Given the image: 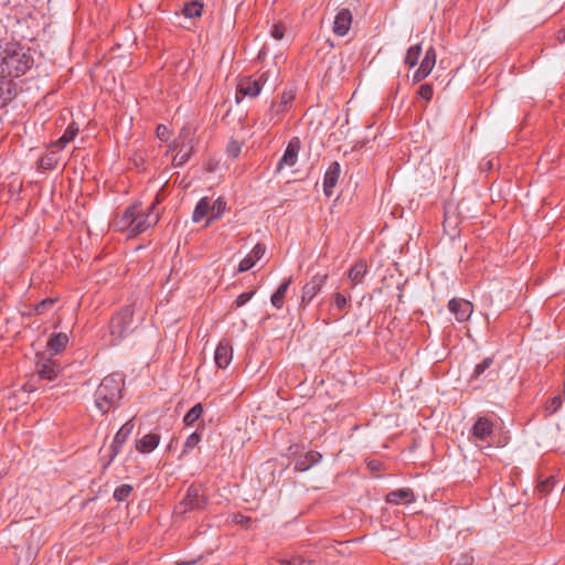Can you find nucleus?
Masks as SVG:
<instances>
[{"label": "nucleus", "instance_id": "37998d69", "mask_svg": "<svg viewBox=\"0 0 565 565\" xmlns=\"http://www.w3.org/2000/svg\"><path fill=\"white\" fill-rule=\"evenodd\" d=\"M157 137L160 140H168L170 137V131H169L168 127L164 125H159L157 127Z\"/></svg>", "mask_w": 565, "mask_h": 565}, {"label": "nucleus", "instance_id": "20e7f679", "mask_svg": "<svg viewBox=\"0 0 565 565\" xmlns=\"http://www.w3.org/2000/svg\"><path fill=\"white\" fill-rule=\"evenodd\" d=\"M195 130L192 126L181 128L179 136L174 139L172 150L175 151L173 157L174 166L184 164L192 156L195 148Z\"/></svg>", "mask_w": 565, "mask_h": 565}, {"label": "nucleus", "instance_id": "58836bf2", "mask_svg": "<svg viewBox=\"0 0 565 565\" xmlns=\"http://www.w3.org/2000/svg\"><path fill=\"white\" fill-rule=\"evenodd\" d=\"M55 301L56 300L54 298H46L42 300L35 306V313L43 315L47 309H50L55 303Z\"/></svg>", "mask_w": 565, "mask_h": 565}, {"label": "nucleus", "instance_id": "39448f33", "mask_svg": "<svg viewBox=\"0 0 565 565\" xmlns=\"http://www.w3.org/2000/svg\"><path fill=\"white\" fill-rule=\"evenodd\" d=\"M134 308L126 306L113 316L109 323V344L116 345L130 332Z\"/></svg>", "mask_w": 565, "mask_h": 565}, {"label": "nucleus", "instance_id": "9d476101", "mask_svg": "<svg viewBox=\"0 0 565 565\" xmlns=\"http://www.w3.org/2000/svg\"><path fill=\"white\" fill-rule=\"evenodd\" d=\"M134 427H135V425H134L132 420H128L117 431V434L115 435L114 440L109 447V452H108L109 462L113 461L117 457V455L120 452L121 446L125 444V441L131 435Z\"/></svg>", "mask_w": 565, "mask_h": 565}, {"label": "nucleus", "instance_id": "a19ab883", "mask_svg": "<svg viewBox=\"0 0 565 565\" xmlns=\"http://www.w3.org/2000/svg\"><path fill=\"white\" fill-rule=\"evenodd\" d=\"M270 34L275 40H281L285 34V26L281 23L274 24Z\"/></svg>", "mask_w": 565, "mask_h": 565}, {"label": "nucleus", "instance_id": "f8f14e48", "mask_svg": "<svg viewBox=\"0 0 565 565\" xmlns=\"http://www.w3.org/2000/svg\"><path fill=\"white\" fill-rule=\"evenodd\" d=\"M448 309L459 322H465L470 318L473 306L466 299H451L448 303Z\"/></svg>", "mask_w": 565, "mask_h": 565}, {"label": "nucleus", "instance_id": "f704fd0d", "mask_svg": "<svg viewBox=\"0 0 565 565\" xmlns=\"http://www.w3.org/2000/svg\"><path fill=\"white\" fill-rule=\"evenodd\" d=\"M134 488L130 484H121L114 491V498L118 502L125 501L132 492Z\"/></svg>", "mask_w": 565, "mask_h": 565}, {"label": "nucleus", "instance_id": "2f4dec72", "mask_svg": "<svg viewBox=\"0 0 565 565\" xmlns=\"http://www.w3.org/2000/svg\"><path fill=\"white\" fill-rule=\"evenodd\" d=\"M422 54V45L415 44L408 47L406 55H405V64H407L409 67H414L418 63V58Z\"/></svg>", "mask_w": 565, "mask_h": 565}, {"label": "nucleus", "instance_id": "aec40b11", "mask_svg": "<svg viewBox=\"0 0 565 565\" xmlns=\"http://www.w3.org/2000/svg\"><path fill=\"white\" fill-rule=\"evenodd\" d=\"M415 501V495L412 489L402 488L391 491L386 495V502L392 504L411 503Z\"/></svg>", "mask_w": 565, "mask_h": 565}, {"label": "nucleus", "instance_id": "6ab92c4d", "mask_svg": "<svg viewBox=\"0 0 565 565\" xmlns=\"http://www.w3.org/2000/svg\"><path fill=\"white\" fill-rule=\"evenodd\" d=\"M341 168L339 162H332L328 170L326 171L324 178H323V191L327 196H330L332 194V190L338 183L339 177H340Z\"/></svg>", "mask_w": 565, "mask_h": 565}, {"label": "nucleus", "instance_id": "423d86ee", "mask_svg": "<svg viewBox=\"0 0 565 565\" xmlns=\"http://www.w3.org/2000/svg\"><path fill=\"white\" fill-rule=\"evenodd\" d=\"M275 74H277V70L274 67L259 74L239 78L236 87L237 95L241 94L250 98L257 97L260 94L262 88L268 82L269 77Z\"/></svg>", "mask_w": 565, "mask_h": 565}, {"label": "nucleus", "instance_id": "bb28decb", "mask_svg": "<svg viewBox=\"0 0 565 565\" xmlns=\"http://www.w3.org/2000/svg\"><path fill=\"white\" fill-rule=\"evenodd\" d=\"M291 284V277L287 278L284 282L280 284V286L277 288V290L271 296V303L277 309H280L284 305V299L287 294V290Z\"/></svg>", "mask_w": 565, "mask_h": 565}, {"label": "nucleus", "instance_id": "f257e3e1", "mask_svg": "<svg viewBox=\"0 0 565 565\" xmlns=\"http://www.w3.org/2000/svg\"><path fill=\"white\" fill-rule=\"evenodd\" d=\"M158 203L159 200L156 199L146 209L140 203L128 206L124 214L115 220L114 227L118 231L127 232L129 236L143 233L149 227L156 225L160 218V214L157 211Z\"/></svg>", "mask_w": 565, "mask_h": 565}, {"label": "nucleus", "instance_id": "f03ea898", "mask_svg": "<svg viewBox=\"0 0 565 565\" xmlns=\"http://www.w3.org/2000/svg\"><path fill=\"white\" fill-rule=\"evenodd\" d=\"M124 379L115 373L105 376L95 392V404L102 413L115 407L121 398Z\"/></svg>", "mask_w": 565, "mask_h": 565}, {"label": "nucleus", "instance_id": "79ce46f5", "mask_svg": "<svg viewBox=\"0 0 565 565\" xmlns=\"http://www.w3.org/2000/svg\"><path fill=\"white\" fill-rule=\"evenodd\" d=\"M255 295V291H248V292H243L241 294L236 300H235V305L236 307H242L244 306L245 303H247L252 298L253 296Z\"/></svg>", "mask_w": 565, "mask_h": 565}, {"label": "nucleus", "instance_id": "ea45409f", "mask_svg": "<svg viewBox=\"0 0 565 565\" xmlns=\"http://www.w3.org/2000/svg\"><path fill=\"white\" fill-rule=\"evenodd\" d=\"M418 95L426 102H429L434 95L433 86L430 84L420 85V87L418 89Z\"/></svg>", "mask_w": 565, "mask_h": 565}, {"label": "nucleus", "instance_id": "4be33fe9", "mask_svg": "<svg viewBox=\"0 0 565 565\" xmlns=\"http://www.w3.org/2000/svg\"><path fill=\"white\" fill-rule=\"evenodd\" d=\"M159 441H160V436L158 434L150 433V434L145 435L139 440H137L136 449L139 452L148 454L158 447Z\"/></svg>", "mask_w": 565, "mask_h": 565}, {"label": "nucleus", "instance_id": "7c9ffc66", "mask_svg": "<svg viewBox=\"0 0 565 565\" xmlns=\"http://www.w3.org/2000/svg\"><path fill=\"white\" fill-rule=\"evenodd\" d=\"M493 364V358H486L483 359L479 364L476 365L471 376L470 381L479 380L483 375H486V372L492 366Z\"/></svg>", "mask_w": 565, "mask_h": 565}, {"label": "nucleus", "instance_id": "49530a36", "mask_svg": "<svg viewBox=\"0 0 565 565\" xmlns=\"http://www.w3.org/2000/svg\"><path fill=\"white\" fill-rule=\"evenodd\" d=\"M556 39H557L558 43H561V44L565 43V29H561L557 31Z\"/></svg>", "mask_w": 565, "mask_h": 565}, {"label": "nucleus", "instance_id": "0eeeda50", "mask_svg": "<svg viewBox=\"0 0 565 565\" xmlns=\"http://www.w3.org/2000/svg\"><path fill=\"white\" fill-rule=\"evenodd\" d=\"M296 93L292 89H285L279 100H273L268 111L265 115L267 124L276 125L280 121L284 114L290 110L295 100Z\"/></svg>", "mask_w": 565, "mask_h": 565}, {"label": "nucleus", "instance_id": "7ed1b4c3", "mask_svg": "<svg viewBox=\"0 0 565 565\" xmlns=\"http://www.w3.org/2000/svg\"><path fill=\"white\" fill-rule=\"evenodd\" d=\"M32 64V57L22 49L4 50L0 68L4 76L19 77L24 75Z\"/></svg>", "mask_w": 565, "mask_h": 565}, {"label": "nucleus", "instance_id": "f3484780", "mask_svg": "<svg viewBox=\"0 0 565 565\" xmlns=\"http://www.w3.org/2000/svg\"><path fill=\"white\" fill-rule=\"evenodd\" d=\"M233 359V349L226 340H223L216 347L214 361L218 369H225Z\"/></svg>", "mask_w": 565, "mask_h": 565}, {"label": "nucleus", "instance_id": "4c0bfd02", "mask_svg": "<svg viewBox=\"0 0 565 565\" xmlns=\"http://www.w3.org/2000/svg\"><path fill=\"white\" fill-rule=\"evenodd\" d=\"M555 482L556 481H555L554 477L547 478L546 480L541 481L537 484L536 489L541 494L545 495L551 491V489L554 487Z\"/></svg>", "mask_w": 565, "mask_h": 565}, {"label": "nucleus", "instance_id": "b1692460", "mask_svg": "<svg viewBox=\"0 0 565 565\" xmlns=\"http://www.w3.org/2000/svg\"><path fill=\"white\" fill-rule=\"evenodd\" d=\"M68 340L70 339L66 333H55L49 339L47 348L52 353L57 354L66 348Z\"/></svg>", "mask_w": 565, "mask_h": 565}, {"label": "nucleus", "instance_id": "4468645a", "mask_svg": "<svg viewBox=\"0 0 565 565\" xmlns=\"http://www.w3.org/2000/svg\"><path fill=\"white\" fill-rule=\"evenodd\" d=\"M352 24V13L349 9H342L335 15L333 22V33L338 36H344L348 34Z\"/></svg>", "mask_w": 565, "mask_h": 565}, {"label": "nucleus", "instance_id": "6e6552de", "mask_svg": "<svg viewBox=\"0 0 565 565\" xmlns=\"http://www.w3.org/2000/svg\"><path fill=\"white\" fill-rule=\"evenodd\" d=\"M206 503L200 488L195 486L189 487L184 498L175 509L177 513L184 514L189 511L203 509Z\"/></svg>", "mask_w": 565, "mask_h": 565}, {"label": "nucleus", "instance_id": "dca6fc26", "mask_svg": "<svg viewBox=\"0 0 565 565\" xmlns=\"http://www.w3.org/2000/svg\"><path fill=\"white\" fill-rule=\"evenodd\" d=\"M493 433V423L487 417H478L472 426V437L476 440L486 441Z\"/></svg>", "mask_w": 565, "mask_h": 565}, {"label": "nucleus", "instance_id": "9b49d317", "mask_svg": "<svg viewBox=\"0 0 565 565\" xmlns=\"http://www.w3.org/2000/svg\"><path fill=\"white\" fill-rule=\"evenodd\" d=\"M326 274H316L311 279L302 287L301 302L309 303L321 290L322 286L327 280Z\"/></svg>", "mask_w": 565, "mask_h": 565}, {"label": "nucleus", "instance_id": "393cba45", "mask_svg": "<svg viewBox=\"0 0 565 565\" xmlns=\"http://www.w3.org/2000/svg\"><path fill=\"white\" fill-rule=\"evenodd\" d=\"M367 273V265L365 262L360 260L355 263L349 270L348 277L353 286L362 282Z\"/></svg>", "mask_w": 565, "mask_h": 565}, {"label": "nucleus", "instance_id": "cd10ccee", "mask_svg": "<svg viewBox=\"0 0 565 565\" xmlns=\"http://www.w3.org/2000/svg\"><path fill=\"white\" fill-rule=\"evenodd\" d=\"M210 214V199L209 198H202L192 214V221L194 223H198L202 221L205 216Z\"/></svg>", "mask_w": 565, "mask_h": 565}, {"label": "nucleus", "instance_id": "a211bd4d", "mask_svg": "<svg viewBox=\"0 0 565 565\" xmlns=\"http://www.w3.org/2000/svg\"><path fill=\"white\" fill-rule=\"evenodd\" d=\"M350 306V298L341 292H334L331 296V308L329 315L334 320L343 317L342 312Z\"/></svg>", "mask_w": 565, "mask_h": 565}, {"label": "nucleus", "instance_id": "ddd939ff", "mask_svg": "<svg viewBox=\"0 0 565 565\" xmlns=\"http://www.w3.org/2000/svg\"><path fill=\"white\" fill-rule=\"evenodd\" d=\"M299 149H300V140L298 138H292L289 141V143L285 150V153L282 154V157L280 158V160L278 162L277 170L280 171L285 167H294L298 159Z\"/></svg>", "mask_w": 565, "mask_h": 565}, {"label": "nucleus", "instance_id": "473e14b6", "mask_svg": "<svg viewBox=\"0 0 565 565\" xmlns=\"http://www.w3.org/2000/svg\"><path fill=\"white\" fill-rule=\"evenodd\" d=\"M203 414V406L195 404L184 416L183 422L186 426H192Z\"/></svg>", "mask_w": 565, "mask_h": 565}, {"label": "nucleus", "instance_id": "72a5a7b5", "mask_svg": "<svg viewBox=\"0 0 565 565\" xmlns=\"http://www.w3.org/2000/svg\"><path fill=\"white\" fill-rule=\"evenodd\" d=\"M202 9L203 6L200 2L193 1L184 6L183 13L188 18H199L202 14Z\"/></svg>", "mask_w": 565, "mask_h": 565}, {"label": "nucleus", "instance_id": "1a4fd4ad", "mask_svg": "<svg viewBox=\"0 0 565 565\" xmlns=\"http://www.w3.org/2000/svg\"><path fill=\"white\" fill-rule=\"evenodd\" d=\"M437 60V54L434 46L426 50L425 56L420 62L419 67L413 74V82L419 83L425 79L433 71Z\"/></svg>", "mask_w": 565, "mask_h": 565}, {"label": "nucleus", "instance_id": "5701e85b", "mask_svg": "<svg viewBox=\"0 0 565 565\" xmlns=\"http://www.w3.org/2000/svg\"><path fill=\"white\" fill-rule=\"evenodd\" d=\"M322 458V455L318 451H308L307 454H305L302 457H300L296 463H295V469L298 470V471H307L309 470L312 466H315L316 463H318Z\"/></svg>", "mask_w": 565, "mask_h": 565}, {"label": "nucleus", "instance_id": "2eb2a0df", "mask_svg": "<svg viewBox=\"0 0 565 565\" xmlns=\"http://www.w3.org/2000/svg\"><path fill=\"white\" fill-rule=\"evenodd\" d=\"M266 252V246L258 243L254 246L248 255H246L238 265V271L244 273L253 268L256 263L263 258Z\"/></svg>", "mask_w": 565, "mask_h": 565}, {"label": "nucleus", "instance_id": "de8ad7c7", "mask_svg": "<svg viewBox=\"0 0 565 565\" xmlns=\"http://www.w3.org/2000/svg\"><path fill=\"white\" fill-rule=\"evenodd\" d=\"M370 466L372 469H376V465H374L373 462H371Z\"/></svg>", "mask_w": 565, "mask_h": 565}, {"label": "nucleus", "instance_id": "a878e982", "mask_svg": "<svg viewBox=\"0 0 565 565\" xmlns=\"http://www.w3.org/2000/svg\"><path fill=\"white\" fill-rule=\"evenodd\" d=\"M78 130H79L78 127L74 122H72L71 125H68V127L66 128V130L64 131L62 137L58 138L55 142H53L51 145V147L64 149L67 143H70L72 140H74V138L78 134Z\"/></svg>", "mask_w": 565, "mask_h": 565}, {"label": "nucleus", "instance_id": "e433bc0d", "mask_svg": "<svg viewBox=\"0 0 565 565\" xmlns=\"http://www.w3.org/2000/svg\"><path fill=\"white\" fill-rule=\"evenodd\" d=\"M200 441H201V436L198 433H192L184 441L182 452H188V451L192 450L193 448H195L198 446V444Z\"/></svg>", "mask_w": 565, "mask_h": 565}, {"label": "nucleus", "instance_id": "c9c22d12", "mask_svg": "<svg viewBox=\"0 0 565 565\" xmlns=\"http://www.w3.org/2000/svg\"><path fill=\"white\" fill-rule=\"evenodd\" d=\"M562 397L561 396H554L552 397L546 404H545V413L547 416L553 415L556 413L559 407L562 406Z\"/></svg>", "mask_w": 565, "mask_h": 565}, {"label": "nucleus", "instance_id": "c756f323", "mask_svg": "<svg viewBox=\"0 0 565 565\" xmlns=\"http://www.w3.org/2000/svg\"><path fill=\"white\" fill-rule=\"evenodd\" d=\"M226 210V202L223 198H217L214 202L210 201V214L211 217L207 220L205 226H209L213 220L222 216Z\"/></svg>", "mask_w": 565, "mask_h": 565}, {"label": "nucleus", "instance_id": "c85d7f7f", "mask_svg": "<svg viewBox=\"0 0 565 565\" xmlns=\"http://www.w3.org/2000/svg\"><path fill=\"white\" fill-rule=\"evenodd\" d=\"M58 162V152L55 150H50L39 160V166L43 170H53L57 167Z\"/></svg>", "mask_w": 565, "mask_h": 565}, {"label": "nucleus", "instance_id": "412c9836", "mask_svg": "<svg viewBox=\"0 0 565 565\" xmlns=\"http://www.w3.org/2000/svg\"><path fill=\"white\" fill-rule=\"evenodd\" d=\"M58 373V365L52 360H45L38 365V375L42 380L54 381Z\"/></svg>", "mask_w": 565, "mask_h": 565}, {"label": "nucleus", "instance_id": "c03bdc74", "mask_svg": "<svg viewBox=\"0 0 565 565\" xmlns=\"http://www.w3.org/2000/svg\"><path fill=\"white\" fill-rule=\"evenodd\" d=\"M227 152L231 157L236 158L241 152V147L237 142H232L228 148Z\"/></svg>", "mask_w": 565, "mask_h": 565}, {"label": "nucleus", "instance_id": "a18cd8bd", "mask_svg": "<svg viewBox=\"0 0 565 565\" xmlns=\"http://www.w3.org/2000/svg\"><path fill=\"white\" fill-rule=\"evenodd\" d=\"M282 564L284 565H302L303 559H301L300 557H291L289 559H284Z\"/></svg>", "mask_w": 565, "mask_h": 565}]
</instances>
